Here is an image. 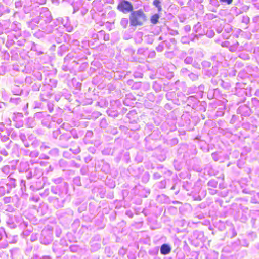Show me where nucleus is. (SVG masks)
I'll return each instance as SVG.
<instances>
[{
  "label": "nucleus",
  "mask_w": 259,
  "mask_h": 259,
  "mask_svg": "<svg viewBox=\"0 0 259 259\" xmlns=\"http://www.w3.org/2000/svg\"><path fill=\"white\" fill-rule=\"evenodd\" d=\"M128 23V21L125 19H122L121 21V24L122 25H123L124 27H125Z\"/></svg>",
  "instance_id": "423d86ee"
},
{
  "label": "nucleus",
  "mask_w": 259,
  "mask_h": 259,
  "mask_svg": "<svg viewBox=\"0 0 259 259\" xmlns=\"http://www.w3.org/2000/svg\"><path fill=\"white\" fill-rule=\"evenodd\" d=\"M159 18V16L157 14L153 15L150 18V21L153 24H156L158 23Z\"/></svg>",
  "instance_id": "20e7f679"
},
{
  "label": "nucleus",
  "mask_w": 259,
  "mask_h": 259,
  "mask_svg": "<svg viewBox=\"0 0 259 259\" xmlns=\"http://www.w3.org/2000/svg\"><path fill=\"white\" fill-rule=\"evenodd\" d=\"M171 251V248L169 245L164 244L160 247V253L162 255H167Z\"/></svg>",
  "instance_id": "7ed1b4c3"
},
{
  "label": "nucleus",
  "mask_w": 259,
  "mask_h": 259,
  "mask_svg": "<svg viewBox=\"0 0 259 259\" xmlns=\"http://www.w3.org/2000/svg\"><path fill=\"white\" fill-rule=\"evenodd\" d=\"M117 9L123 13H131L134 10V6L131 2L122 0L118 3Z\"/></svg>",
  "instance_id": "f03ea898"
},
{
  "label": "nucleus",
  "mask_w": 259,
  "mask_h": 259,
  "mask_svg": "<svg viewBox=\"0 0 259 259\" xmlns=\"http://www.w3.org/2000/svg\"><path fill=\"white\" fill-rule=\"evenodd\" d=\"M223 2H226L228 4H230L233 2V0H221Z\"/></svg>",
  "instance_id": "0eeeda50"
},
{
  "label": "nucleus",
  "mask_w": 259,
  "mask_h": 259,
  "mask_svg": "<svg viewBox=\"0 0 259 259\" xmlns=\"http://www.w3.org/2000/svg\"><path fill=\"white\" fill-rule=\"evenodd\" d=\"M147 19L146 14L142 9L133 10L129 15L130 25L132 27L142 26Z\"/></svg>",
  "instance_id": "f257e3e1"
},
{
  "label": "nucleus",
  "mask_w": 259,
  "mask_h": 259,
  "mask_svg": "<svg viewBox=\"0 0 259 259\" xmlns=\"http://www.w3.org/2000/svg\"><path fill=\"white\" fill-rule=\"evenodd\" d=\"M153 4L157 8L159 12L162 11V8L161 5V2L159 0H154Z\"/></svg>",
  "instance_id": "39448f33"
}]
</instances>
